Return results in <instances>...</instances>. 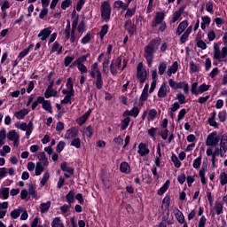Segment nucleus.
Instances as JSON below:
<instances>
[{"instance_id": "f257e3e1", "label": "nucleus", "mask_w": 227, "mask_h": 227, "mask_svg": "<svg viewBox=\"0 0 227 227\" xmlns=\"http://www.w3.org/2000/svg\"><path fill=\"white\" fill-rule=\"evenodd\" d=\"M77 26H79V16H76L72 23V30L70 34L71 25H70V20H67V24L65 28V38L66 40H69L71 43H75L79 38H81V35H77L75 34V31H77Z\"/></svg>"}, {"instance_id": "f03ea898", "label": "nucleus", "mask_w": 227, "mask_h": 227, "mask_svg": "<svg viewBox=\"0 0 227 227\" xmlns=\"http://www.w3.org/2000/svg\"><path fill=\"white\" fill-rule=\"evenodd\" d=\"M159 45H160V38H156L151 42L145 48V58L147 61L148 67H152V63L153 61V54H155V51L159 49Z\"/></svg>"}, {"instance_id": "7ed1b4c3", "label": "nucleus", "mask_w": 227, "mask_h": 227, "mask_svg": "<svg viewBox=\"0 0 227 227\" xmlns=\"http://www.w3.org/2000/svg\"><path fill=\"white\" fill-rule=\"evenodd\" d=\"M227 152V136H223L222 137V141L220 143V147H215L214 151V155H212V162H215V157L220 155L221 157H224V154Z\"/></svg>"}, {"instance_id": "20e7f679", "label": "nucleus", "mask_w": 227, "mask_h": 227, "mask_svg": "<svg viewBox=\"0 0 227 227\" xmlns=\"http://www.w3.org/2000/svg\"><path fill=\"white\" fill-rule=\"evenodd\" d=\"M223 136L226 135H218L217 132L213 131L210 133L206 140V145L207 146H217L221 141H223Z\"/></svg>"}, {"instance_id": "39448f33", "label": "nucleus", "mask_w": 227, "mask_h": 227, "mask_svg": "<svg viewBox=\"0 0 227 227\" xmlns=\"http://www.w3.org/2000/svg\"><path fill=\"white\" fill-rule=\"evenodd\" d=\"M149 74L150 72L146 70L145 67H143V62L138 63L137 67V77L139 82H141V84L146 82V79H148Z\"/></svg>"}, {"instance_id": "423d86ee", "label": "nucleus", "mask_w": 227, "mask_h": 227, "mask_svg": "<svg viewBox=\"0 0 227 227\" xmlns=\"http://www.w3.org/2000/svg\"><path fill=\"white\" fill-rule=\"evenodd\" d=\"M168 85L172 90H183L184 93H189V83L187 82H175L173 79L168 80Z\"/></svg>"}, {"instance_id": "0eeeda50", "label": "nucleus", "mask_w": 227, "mask_h": 227, "mask_svg": "<svg viewBox=\"0 0 227 227\" xmlns=\"http://www.w3.org/2000/svg\"><path fill=\"white\" fill-rule=\"evenodd\" d=\"M208 90H210V85L207 83H202L199 87L197 82L192 83V95H201V93H205V91H208Z\"/></svg>"}, {"instance_id": "6e6552de", "label": "nucleus", "mask_w": 227, "mask_h": 227, "mask_svg": "<svg viewBox=\"0 0 227 227\" xmlns=\"http://www.w3.org/2000/svg\"><path fill=\"white\" fill-rule=\"evenodd\" d=\"M100 10L103 20L107 22L111 19V4H109V2H102Z\"/></svg>"}, {"instance_id": "1a4fd4ad", "label": "nucleus", "mask_w": 227, "mask_h": 227, "mask_svg": "<svg viewBox=\"0 0 227 227\" xmlns=\"http://www.w3.org/2000/svg\"><path fill=\"white\" fill-rule=\"evenodd\" d=\"M119 70L121 72V58H117L113 60L110 65V72L112 75H116Z\"/></svg>"}, {"instance_id": "9d476101", "label": "nucleus", "mask_w": 227, "mask_h": 227, "mask_svg": "<svg viewBox=\"0 0 227 227\" xmlns=\"http://www.w3.org/2000/svg\"><path fill=\"white\" fill-rule=\"evenodd\" d=\"M227 56V48L223 47L221 50H219L217 47H215L214 50V58L215 59H217V61H224L225 58Z\"/></svg>"}, {"instance_id": "9b49d317", "label": "nucleus", "mask_w": 227, "mask_h": 227, "mask_svg": "<svg viewBox=\"0 0 227 227\" xmlns=\"http://www.w3.org/2000/svg\"><path fill=\"white\" fill-rule=\"evenodd\" d=\"M7 139L13 142V146H15L16 148L19 147L20 136L19 135V133L15 132V130L12 129L9 131V133L7 134Z\"/></svg>"}, {"instance_id": "f8f14e48", "label": "nucleus", "mask_w": 227, "mask_h": 227, "mask_svg": "<svg viewBox=\"0 0 227 227\" xmlns=\"http://www.w3.org/2000/svg\"><path fill=\"white\" fill-rule=\"evenodd\" d=\"M79 136V129L77 128H71L66 131L64 138L67 141L70 139H74Z\"/></svg>"}, {"instance_id": "ddd939ff", "label": "nucleus", "mask_w": 227, "mask_h": 227, "mask_svg": "<svg viewBox=\"0 0 227 227\" xmlns=\"http://www.w3.org/2000/svg\"><path fill=\"white\" fill-rule=\"evenodd\" d=\"M166 17V13L164 12H156L155 18L153 20L152 26L153 27H157L160 24L164 23V18Z\"/></svg>"}, {"instance_id": "4468645a", "label": "nucleus", "mask_w": 227, "mask_h": 227, "mask_svg": "<svg viewBox=\"0 0 227 227\" xmlns=\"http://www.w3.org/2000/svg\"><path fill=\"white\" fill-rule=\"evenodd\" d=\"M168 93H169V86H168V83L163 82L159 89L158 97L159 98H166Z\"/></svg>"}, {"instance_id": "2eb2a0df", "label": "nucleus", "mask_w": 227, "mask_h": 227, "mask_svg": "<svg viewBox=\"0 0 227 227\" xmlns=\"http://www.w3.org/2000/svg\"><path fill=\"white\" fill-rule=\"evenodd\" d=\"M52 33V27H49L46 28H43L41 30V32L38 34V38H41L42 42H45L49 36H51V34Z\"/></svg>"}, {"instance_id": "dca6fc26", "label": "nucleus", "mask_w": 227, "mask_h": 227, "mask_svg": "<svg viewBox=\"0 0 227 227\" xmlns=\"http://www.w3.org/2000/svg\"><path fill=\"white\" fill-rule=\"evenodd\" d=\"M173 212H174L178 223H180V224H184L185 216H184V213H182V211H180V209H178V207H175Z\"/></svg>"}, {"instance_id": "f3484780", "label": "nucleus", "mask_w": 227, "mask_h": 227, "mask_svg": "<svg viewBox=\"0 0 227 227\" xmlns=\"http://www.w3.org/2000/svg\"><path fill=\"white\" fill-rule=\"evenodd\" d=\"M90 76L91 77H102V73H100V69L98 68V64L94 63L91 66V69H90Z\"/></svg>"}, {"instance_id": "a211bd4d", "label": "nucleus", "mask_w": 227, "mask_h": 227, "mask_svg": "<svg viewBox=\"0 0 227 227\" xmlns=\"http://www.w3.org/2000/svg\"><path fill=\"white\" fill-rule=\"evenodd\" d=\"M189 27V21L187 20H183L181 23H179L177 29L176 31V35L177 36H180L184 31H185V28Z\"/></svg>"}, {"instance_id": "6ab92c4d", "label": "nucleus", "mask_w": 227, "mask_h": 227, "mask_svg": "<svg viewBox=\"0 0 227 227\" xmlns=\"http://www.w3.org/2000/svg\"><path fill=\"white\" fill-rule=\"evenodd\" d=\"M45 98H51V97H58V91L52 89V83H51L44 92Z\"/></svg>"}, {"instance_id": "aec40b11", "label": "nucleus", "mask_w": 227, "mask_h": 227, "mask_svg": "<svg viewBox=\"0 0 227 227\" xmlns=\"http://www.w3.org/2000/svg\"><path fill=\"white\" fill-rule=\"evenodd\" d=\"M137 153L141 157H145V155H148V153H150V149H148V146H146L144 143H140L138 145Z\"/></svg>"}, {"instance_id": "412c9836", "label": "nucleus", "mask_w": 227, "mask_h": 227, "mask_svg": "<svg viewBox=\"0 0 227 227\" xmlns=\"http://www.w3.org/2000/svg\"><path fill=\"white\" fill-rule=\"evenodd\" d=\"M207 166L203 164L199 172L200 182L201 184H203V185H207V178H205V175H207Z\"/></svg>"}, {"instance_id": "4be33fe9", "label": "nucleus", "mask_w": 227, "mask_h": 227, "mask_svg": "<svg viewBox=\"0 0 227 227\" xmlns=\"http://www.w3.org/2000/svg\"><path fill=\"white\" fill-rule=\"evenodd\" d=\"M178 72V62L175 61L170 67H168L167 75L168 77H171L173 74H176Z\"/></svg>"}, {"instance_id": "5701e85b", "label": "nucleus", "mask_w": 227, "mask_h": 227, "mask_svg": "<svg viewBox=\"0 0 227 227\" xmlns=\"http://www.w3.org/2000/svg\"><path fill=\"white\" fill-rule=\"evenodd\" d=\"M27 114H29V110L27 108L21 109L14 113V116L15 118H17V120H24V118H26Z\"/></svg>"}, {"instance_id": "b1692460", "label": "nucleus", "mask_w": 227, "mask_h": 227, "mask_svg": "<svg viewBox=\"0 0 227 227\" xmlns=\"http://www.w3.org/2000/svg\"><path fill=\"white\" fill-rule=\"evenodd\" d=\"M191 33H192V26H190L189 27H187L184 33L182 35L180 38L181 43H185V42L189 40V35H191Z\"/></svg>"}, {"instance_id": "393cba45", "label": "nucleus", "mask_w": 227, "mask_h": 227, "mask_svg": "<svg viewBox=\"0 0 227 227\" xmlns=\"http://www.w3.org/2000/svg\"><path fill=\"white\" fill-rule=\"evenodd\" d=\"M51 205H52L51 200L41 203L39 207L41 214H47V212H49V209L51 208Z\"/></svg>"}, {"instance_id": "a878e982", "label": "nucleus", "mask_w": 227, "mask_h": 227, "mask_svg": "<svg viewBox=\"0 0 227 227\" xmlns=\"http://www.w3.org/2000/svg\"><path fill=\"white\" fill-rule=\"evenodd\" d=\"M33 47H35V45L30 44L27 48L24 49L21 52H20L18 59L20 61V59L26 58V56H27V54L31 52Z\"/></svg>"}, {"instance_id": "bb28decb", "label": "nucleus", "mask_w": 227, "mask_h": 227, "mask_svg": "<svg viewBox=\"0 0 227 227\" xmlns=\"http://www.w3.org/2000/svg\"><path fill=\"white\" fill-rule=\"evenodd\" d=\"M6 210H8V202H0V219H4Z\"/></svg>"}, {"instance_id": "cd10ccee", "label": "nucleus", "mask_w": 227, "mask_h": 227, "mask_svg": "<svg viewBox=\"0 0 227 227\" xmlns=\"http://www.w3.org/2000/svg\"><path fill=\"white\" fill-rule=\"evenodd\" d=\"M124 27H125V30L128 31L129 35H134L136 31V27L132 25L131 20H127Z\"/></svg>"}, {"instance_id": "c85d7f7f", "label": "nucleus", "mask_w": 227, "mask_h": 227, "mask_svg": "<svg viewBox=\"0 0 227 227\" xmlns=\"http://www.w3.org/2000/svg\"><path fill=\"white\" fill-rule=\"evenodd\" d=\"M139 114V108L137 106H135L130 111H126L123 114V116H134V118H137V115Z\"/></svg>"}, {"instance_id": "c756f323", "label": "nucleus", "mask_w": 227, "mask_h": 227, "mask_svg": "<svg viewBox=\"0 0 227 227\" xmlns=\"http://www.w3.org/2000/svg\"><path fill=\"white\" fill-rule=\"evenodd\" d=\"M215 116H217V114L215 112H213L211 117L208 119V124L210 125V127L219 129V124H217V121H215Z\"/></svg>"}, {"instance_id": "7c9ffc66", "label": "nucleus", "mask_w": 227, "mask_h": 227, "mask_svg": "<svg viewBox=\"0 0 227 227\" xmlns=\"http://www.w3.org/2000/svg\"><path fill=\"white\" fill-rule=\"evenodd\" d=\"M22 212H24V207H19L17 209H14L11 212V217L12 219H18Z\"/></svg>"}, {"instance_id": "2f4dec72", "label": "nucleus", "mask_w": 227, "mask_h": 227, "mask_svg": "<svg viewBox=\"0 0 227 227\" xmlns=\"http://www.w3.org/2000/svg\"><path fill=\"white\" fill-rule=\"evenodd\" d=\"M91 114V110L87 111L79 120L78 124L79 125H84L86 121H88V119L90 118V115Z\"/></svg>"}, {"instance_id": "473e14b6", "label": "nucleus", "mask_w": 227, "mask_h": 227, "mask_svg": "<svg viewBox=\"0 0 227 227\" xmlns=\"http://www.w3.org/2000/svg\"><path fill=\"white\" fill-rule=\"evenodd\" d=\"M60 168L65 173H68L69 175H74V168L68 167V164H67V162H63L60 165Z\"/></svg>"}, {"instance_id": "72a5a7b5", "label": "nucleus", "mask_w": 227, "mask_h": 227, "mask_svg": "<svg viewBox=\"0 0 227 227\" xmlns=\"http://www.w3.org/2000/svg\"><path fill=\"white\" fill-rule=\"evenodd\" d=\"M39 162L37 163H41L43 166H49V160L47 159V157L45 156V153H39Z\"/></svg>"}, {"instance_id": "f704fd0d", "label": "nucleus", "mask_w": 227, "mask_h": 227, "mask_svg": "<svg viewBox=\"0 0 227 227\" xmlns=\"http://www.w3.org/2000/svg\"><path fill=\"white\" fill-rule=\"evenodd\" d=\"M51 227H65V223H63V222H61V217L57 216V217L53 218V220L51 222Z\"/></svg>"}, {"instance_id": "c9c22d12", "label": "nucleus", "mask_w": 227, "mask_h": 227, "mask_svg": "<svg viewBox=\"0 0 227 227\" xmlns=\"http://www.w3.org/2000/svg\"><path fill=\"white\" fill-rule=\"evenodd\" d=\"M155 118H157V110L150 109L147 112V120H148V121H153V120H155Z\"/></svg>"}, {"instance_id": "e433bc0d", "label": "nucleus", "mask_w": 227, "mask_h": 227, "mask_svg": "<svg viewBox=\"0 0 227 227\" xmlns=\"http://www.w3.org/2000/svg\"><path fill=\"white\" fill-rule=\"evenodd\" d=\"M45 168H46L45 165L36 162V165H35L36 176H40V175H42V173H43V171L45 170Z\"/></svg>"}, {"instance_id": "4c0bfd02", "label": "nucleus", "mask_w": 227, "mask_h": 227, "mask_svg": "<svg viewBox=\"0 0 227 227\" xmlns=\"http://www.w3.org/2000/svg\"><path fill=\"white\" fill-rule=\"evenodd\" d=\"M169 180H167L165 182V184L162 185V187H160L159 190H158V194L159 196H162V194H164V192H166V191H168V189H169Z\"/></svg>"}, {"instance_id": "58836bf2", "label": "nucleus", "mask_w": 227, "mask_h": 227, "mask_svg": "<svg viewBox=\"0 0 227 227\" xmlns=\"http://www.w3.org/2000/svg\"><path fill=\"white\" fill-rule=\"evenodd\" d=\"M169 180H167L165 182V184L162 185V187H160L159 190H158V194L159 196H162V194H164V192H166V191H168V189H169Z\"/></svg>"}, {"instance_id": "ea45409f", "label": "nucleus", "mask_w": 227, "mask_h": 227, "mask_svg": "<svg viewBox=\"0 0 227 227\" xmlns=\"http://www.w3.org/2000/svg\"><path fill=\"white\" fill-rule=\"evenodd\" d=\"M10 196V188H2L0 189V198L3 200H8Z\"/></svg>"}, {"instance_id": "a19ab883", "label": "nucleus", "mask_w": 227, "mask_h": 227, "mask_svg": "<svg viewBox=\"0 0 227 227\" xmlns=\"http://www.w3.org/2000/svg\"><path fill=\"white\" fill-rule=\"evenodd\" d=\"M76 28L78 33L80 34V35H76V36H81L82 33L86 31V24L84 23V20L81 21L78 27H76Z\"/></svg>"}, {"instance_id": "79ce46f5", "label": "nucleus", "mask_w": 227, "mask_h": 227, "mask_svg": "<svg viewBox=\"0 0 227 227\" xmlns=\"http://www.w3.org/2000/svg\"><path fill=\"white\" fill-rule=\"evenodd\" d=\"M120 170L121 171V173L129 174L130 173V166L127 162H122L121 163Z\"/></svg>"}, {"instance_id": "37998d69", "label": "nucleus", "mask_w": 227, "mask_h": 227, "mask_svg": "<svg viewBox=\"0 0 227 227\" xmlns=\"http://www.w3.org/2000/svg\"><path fill=\"white\" fill-rule=\"evenodd\" d=\"M114 7L121 8V10H127V8H129V4H125L121 0H117L114 2Z\"/></svg>"}, {"instance_id": "c03bdc74", "label": "nucleus", "mask_w": 227, "mask_h": 227, "mask_svg": "<svg viewBox=\"0 0 227 227\" xmlns=\"http://www.w3.org/2000/svg\"><path fill=\"white\" fill-rule=\"evenodd\" d=\"M63 50V46L59 43H54L51 48V52H57V54H61V51Z\"/></svg>"}, {"instance_id": "a18cd8bd", "label": "nucleus", "mask_w": 227, "mask_h": 227, "mask_svg": "<svg viewBox=\"0 0 227 227\" xmlns=\"http://www.w3.org/2000/svg\"><path fill=\"white\" fill-rule=\"evenodd\" d=\"M43 109H44V111H47L48 113H51V114H52V105L51 104V101L49 100L44 101L43 104Z\"/></svg>"}, {"instance_id": "49530a36", "label": "nucleus", "mask_w": 227, "mask_h": 227, "mask_svg": "<svg viewBox=\"0 0 227 227\" xmlns=\"http://www.w3.org/2000/svg\"><path fill=\"white\" fill-rule=\"evenodd\" d=\"M28 192L33 198H36V185L30 184L28 186Z\"/></svg>"}, {"instance_id": "de8ad7c7", "label": "nucleus", "mask_w": 227, "mask_h": 227, "mask_svg": "<svg viewBox=\"0 0 227 227\" xmlns=\"http://www.w3.org/2000/svg\"><path fill=\"white\" fill-rule=\"evenodd\" d=\"M50 178H51V174H49V172H45L43 176L41 182H40L41 187H43L47 184V182Z\"/></svg>"}, {"instance_id": "09e8293b", "label": "nucleus", "mask_w": 227, "mask_h": 227, "mask_svg": "<svg viewBox=\"0 0 227 227\" xmlns=\"http://www.w3.org/2000/svg\"><path fill=\"white\" fill-rule=\"evenodd\" d=\"M78 70L81 71V74H86L88 72V68L86 66L81 63V60H77L76 62Z\"/></svg>"}, {"instance_id": "8fccbe9b", "label": "nucleus", "mask_w": 227, "mask_h": 227, "mask_svg": "<svg viewBox=\"0 0 227 227\" xmlns=\"http://www.w3.org/2000/svg\"><path fill=\"white\" fill-rule=\"evenodd\" d=\"M168 68V64H166V62H161L159 65V74L160 75H164V73L166 72Z\"/></svg>"}, {"instance_id": "3c124183", "label": "nucleus", "mask_w": 227, "mask_h": 227, "mask_svg": "<svg viewBox=\"0 0 227 227\" xmlns=\"http://www.w3.org/2000/svg\"><path fill=\"white\" fill-rule=\"evenodd\" d=\"M214 209L217 215H221L223 213V204L221 202H215Z\"/></svg>"}, {"instance_id": "603ef678", "label": "nucleus", "mask_w": 227, "mask_h": 227, "mask_svg": "<svg viewBox=\"0 0 227 227\" xmlns=\"http://www.w3.org/2000/svg\"><path fill=\"white\" fill-rule=\"evenodd\" d=\"M12 152V149L8 145H4L3 149L0 150V155L1 157H6V153H10Z\"/></svg>"}, {"instance_id": "864d4df0", "label": "nucleus", "mask_w": 227, "mask_h": 227, "mask_svg": "<svg viewBox=\"0 0 227 227\" xmlns=\"http://www.w3.org/2000/svg\"><path fill=\"white\" fill-rule=\"evenodd\" d=\"M129 123H130V117H126L121 122V130H125L127 129V127H129Z\"/></svg>"}, {"instance_id": "5fc2aeb1", "label": "nucleus", "mask_w": 227, "mask_h": 227, "mask_svg": "<svg viewBox=\"0 0 227 227\" xmlns=\"http://www.w3.org/2000/svg\"><path fill=\"white\" fill-rule=\"evenodd\" d=\"M83 135L86 136V137H91L93 136V128L91 126H88L84 129Z\"/></svg>"}, {"instance_id": "6e6d98bb", "label": "nucleus", "mask_w": 227, "mask_h": 227, "mask_svg": "<svg viewBox=\"0 0 227 227\" xmlns=\"http://www.w3.org/2000/svg\"><path fill=\"white\" fill-rule=\"evenodd\" d=\"M185 114H187V110L185 108L181 109L177 115V121H182L185 118Z\"/></svg>"}, {"instance_id": "4d7b16f0", "label": "nucleus", "mask_w": 227, "mask_h": 227, "mask_svg": "<svg viewBox=\"0 0 227 227\" xmlns=\"http://www.w3.org/2000/svg\"><path fill=\"white\" fill-rule=\"evenodd\" d=\"M126 10L127 12L125 13V17L127 19H130V17H134V14L136 13V7H133L132 9L127 8Z\"/></svg>"}, {"instance_id": "13d9d810", "label": "nucleus", "mask_w": 227, "mask_h": 227, "mask_svg": "<svg viewBox=\"0 0 227 227\" xmlns=\"http://www.w3.org/2000/svg\"><path fill=\"white\" fill-rule=\"evenodd\" d=\"M193 168L194 169H200L201 168V156H199L193 160Z\"/></svg>"}, {"instance_id": "bf43d9fd", "label": "nucleus", "mask_w": 227, "mask_h": 227, "mask_svg": "<svg viewBox=\"0 0 227 227\" xmlns=\"http://www.w3.org/2000/svg\"><path fill=\"white\" fill-rule=\"evenodd\" d=\"M90 40H91V34L87 33V35L82 38L81 43H82V45H86L87 43H90Z\"/></svg>"}, {"instance_id": "052dcab7", "label": "nucleus", "mask_w": 227, "mask_h": 227, "mask_svg": "<svg viewBox=\"0 0 227 227\" xmlns=\"http://www.w3.org/2000/svg\"><path fill=\"white\" fill-rule=\"evenodd\" d=\"M220 184H221V185H226V184H227V174H226V172H222L220 174Z\"/></svg>"}, {"instance_id": "680f3d73", "label": "nucleus", "mask_w": 227, "mask_h": 227, "mask_svg": "<svg viewBox=\"0 0 227 227\" xmlns=\"http://www.w3.org/2000/svg\"><path fill=\"white\" fill-rule=\"evenodd\" d=\"M171 160H172V162H174V166H175L176 168H180V166H182V162H180V161L178 160V157H176V154H173V155L171 156Z\"/></svg>"}, {"instance_id": "e2e57ef3", "label": "nucleus", "mask_w": 227, "mask_h": 227, "mask_svg": "<svg viewBox=\"0 0 227 227\" xmlns=\"http://www.w3.org/2000/svg\"><path fill=\"white\" fill-rule=\"evenodd\" d=\"M157 130H159V129L151 128L147 130V134L150 136V137H152L153 139H155V135L157 134Z\"/></svg>"}, {"instance_id": "0e129e2a", "label": "nucleus", "mask_w": 227, "mask_h": 227, "mask_svg": "<svg viewBox=\"0 0 227 227\" xmlns=\"http://www.w3.org/2000/svg\"><path fill=\"white\" fill-rule=\"evenodd\" d=\"M71 146H74V148H81V139L79 137L73 139Z\"/></svg>"}, {"instance_id": "69168bd1", "label": "nucleus", "mask_w": 227, "mask_h": 227, "mask_svg": "<svg viewBox=\"0 0 227 227\" xmlns=\"http://www.w3.org/2000/svg\"><path fill=\"white\" fill-rule=\"evenodd\" d=\"M182 17V11H176L174 12L173 17H172V22L175 23L178 19Z\"/></svg>"}, {"instance_id": "338daca9", "label": "nucleus", "mask_w": 227, "mask_h": 227, "mask_svg": "<svg viewBox=\"0 0 227 227\" xmlns=\"http://www.w3.org/2000/svg\"><path fill=\"white\" fill-rule=\"evenodd\" d=\"M176 98L179 104H185V95H184L183 93H178L176 95Z\"/></svg>"}, {"instance_id": "774afa93", "label": "nucleus", "mask_w": 227, "mask_h": 227, "mask_svg": "<svg viewBox=\"0 0 227 227\" xmlns=\"http://www.w3.org/2000/svg\"><path fill=\"white\" fill-rule=\"evenodd\" d=\"M207 224V217L205 216H201L200 218L199 223H198V227H205Z\"/></svg>"}]
</instances>
